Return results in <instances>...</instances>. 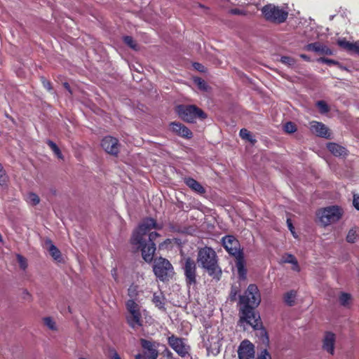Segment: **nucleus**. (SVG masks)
<instances>
[{"instance_id": "obj_1", "label": "nucleus", "mask_w": 359, "mask_h": 359, "mask_svg": "<svg viewBox=\"0 0 359 359\" xmlns=\"http://www.w3.org/2000/svg\"><path fill=\"white\" fill-rule=\"evenodd\" d=\"M157 224L152 218H147L134 231L131 238V243L137 248L141 249L142 258L147 262H151L156 251L154 241L159 236L156 232H151L156 229Z\"/></svg>"}, {"instance_id": "obj_2", "label": "nucleus", "mask_w": 359, "mask_h": 359, "mask_svg": "<svg viewBox=\"0 0 359 359\" xmlns=\"http://www.w3.org/2000/svg\"><path fill=\"white\" fill-rule=\"evenodd\" d=\"M197 262L212 279L217 281L221 279L222 271L218 263L217 253L212 248L205 246L200 248L197 254Z\"/></svg>"}, {"instance_id": "obj_3", "label": "nucleus", "mask_w": 359, "mask_h": 359, "mask_svg": "<svg viewBox=\"0 0 359 359\" xmlns=\"http://www.w3.org/2000/svg\"><path fill=\"white\" fill-rule=\"evenodd\" d=\"M261 11L266 21L274 24H281L284 22L288 16V12L287 11L271 4L263 6Z\"/></svg>"}, {"instance_id": "obj_4", "label": "nucleus", "mask_w": 359, "mask_h": 359, "mask_svg": "<svg viewBox=\"0 0 359 359\" xmlns=\"http://www.w3.org/2000/svg\"><path fill=\"white\" fill-rule=\"evenodd\" d=\"M181 267L187 286L188 287L196 286L198 277L196 262L189 257H186L181 262Z\"/></svg>"}, {"instance_id": "obj_5", "label": "nucleus", "mask_w": 359, "mask_h": 359, "mask_svg": "<svg viewBox=\"0 0 359 359\" xmlns=\"http://www.w3.org/2000/svg\"><path fill=\"white\" fill-rule=\"evenodd\" d=\"M179 116L184 121L193 123L197 118L203 119L205 114L195 105L180 104L176 108Z\"/></svg>"}, {"instance_id": "obj_6", "label": "nucleus", "mask_w": 359, "mask_h": 359, "mask_svg": "<svg viewBox=\"0 0 359 359\" xmlns=\"http://www.w3.org/2000/svg\"><path fill=\"white\" fill-rule=\"evenodd\" d=\"M316 215L320 223L324 226H327L337 222L341 217L342 210L339 206L332 205L320 209Z\"/></svg>"}, {"instance_id": "obj_7", "label": "nucleus", "mask_w": 359, "mask_h": 359, "mask_svg": "<svg viewBox=\"0 0 359 359\" xmlns=\"http://www.w3.org/2000/svg\"><path fill=\"white\" fill-rule=\"evenodd\" d=\"M126 306L128 312V315L127 316L128 325L134 329L142 326L140 306L133 299L128 300Z\"/></svg>"}, {"instance_id": "obj_8", "label": "nucleus", "mask_w": 359, "mask_h": 359, "mask_svg": "<svg viewBox=\"0 0 359 359\" xmlns=\"http://www.w3.org/2000/svg\"><path fill=\"white\" fill-rule=\"evenodd\" d=\"M255 308L250 305H242L240 309V321L245 322L257 330L261 326V321L259 315L254 310Z\"/></svg>"}, {"instance_id": "obj_9", "label": "nucleus", "mask_w": 359, "mask_h": 359, "mask_svg": "<svg viewBox=\"0 0 359 359\" xmlns=\"http://www.w3.org/2000/svg\"><path fill=\"white\" fill-rule=\"evenodd\" d=\"M153 270L156 277L162 281L168 280L173 273V267L170 262L162 257L155 260Z\"/></svg>"}, {"instance_id": "obj_10", "label": "nucleus", "mask_w": 359, "mask_h": 359, "mask_svg": "<svg viewBox=\"0 0 359 359\" xmlns=\"http://www.w3.org/2000/svg\"><path fill=\"white\" fill-rule=\"evenodd\" d=\"M261 302V297L257 285L250 284L245 294L241 296L240 303L241 305H250L257 307Z\"/></svg>"}, {"instance_id": "obj_11", "label": "nucleus", "mask_w": 359, "mask_h": 359, "mask_svg": "<svg viewBox=\"0 0 359 359\" xmlns=\"http://www.w3.org/2000/svg\"><path fill=\"white\" fill-rule=\"evenodd\" d=\"M222 243L226 251L232 257L244 255L238 240L232 235H226L222 238Z\"/></svg>"}, {"instance_id": "obj_12", "label": "nucleus", "mask_w": 359, "mask_h": 359, "mask_svg": "<svg viewBox=\"0 0 359 359\" xmlns=\"http://www.w3.org/2000/svg\"><path fill=\"white\" fill-rule=\"evenodd\" d=\"M140 344L144 351L143 354H137L135 359H157L158 352L154 342L142 339Z\"/></svg>"}, {"instance_id": "obj_13", "label": "nucleus", "mask_w": 359, "mask_h": 359, "mask_svg": "<svg viewBox=\"0 0 359 359\" xmlns=\"http://www.w3.org/2000/svg\"><path fill=\"white\" fill-rule=\"evenodd\" d=\"M168 343L181 357H185L188 354L189 346L184 343L183 339L172 334L168 338Z\"/></svg>"}, {"instance_id": "obj_14", "label": "nucleus", "mask_w": 359, "mask_h": 359, "mask_svg": "<svg viewBox=\"0 0 359 359\" xmlns=\"http://www.w3.org/2000/svg\"><path fill=\"white\" fill-rule=\"evenodd\" d=\"M101 147L107 154L116 156L119 152L120 144L118 139L106 136L102 140Z\"/></svg>"}, {"instance_id": "obj_15", "label": "nucleus", "mask_w": 359, "mask_h": 359, "mask_svg": "<svg viewBox=\"0 0 359 359\" xmlns=\"http://www.w3.org/2000/svg\"><path fill=\"white\" fill-rule=\"evenodd\" d=\"M238 355L239 359H254V345L248 340L243 341L238 348Z\"/></svg>"}, {"instance_id": "obj_16", "label": "nucleus", "mask_w": 359, "mask_h": 359, "mask_svg": "<svg viewBox=\"0 0 359 359\" xmlns=\"http://www.w3.org/2000/svg\"><path fill=\"white\" fill-rule=\"evenodd\" d=\"M311 131L317 136L328 138L330 133L328 128L323 123L318 121H312L310 123Z\"/></svg>"}, {"instance_id": "obj_17", "label": "nucleus", "mask_w": 359, "mask_h": 359, "mask_svg": "<svg viewBox=\"0 0 359 359\" xmlns=\"http://www.w3.org/2000/svg\"><path fill=\"white\" fill-rule=\"evenodd\" d=\"M305 48L306 50L318 53L323 55H332L333 54L332 50L328 46L320 42L309 43Z\"/></svg>"}, {"instance_id": "obj_18", "label": "nucleus", "mask_w": 359, "mask_h": 359, "mask_svg": "<svg viewBox=\"0 0 359 359\" xmlns=\"http://www.w3.org/2000/svg\"><path fill=\"white\" fill-rule=\"evenodd\" d=\"M170 128L171 130L179 136L188 139L192 137L191 131L180 123L172 122L170 123Z\"/></svg>"}, {"instance_id": "obj_19", "label": "nucleus", "mask_w": 359, "mask_h": 359, "mask_svg": "<svg viewBox=\"0 0 359 359\" xmlns=\"http://www.w3.org/2000/svg\"><path fill=\"white\" fill-rule=\"evenodd\" d=\"M334 343H335V334L330 332H327L325 334L323 348L324 351L330 353L334 354Z\"/></svg>"}, {"instance_id": "obj_20", "label": "nucleus", "mask_w": 359, "mask_h": 359, "mask_svg": "<svg viewBox=\"0 0 359 359\" xmlns=\"http://www.w3.org/2000/svg\"><path fill=\"white\" fill-rule=\"evenodd\" d=\"M45 245L54 260L57 261V262H62V257L60 250L53 243L51 240L46 239L45 241Z\"/></svg>"}, {"instance_id": "obj_21", "label": "nucleus", "mask_w": 359, "mask_h": 359, "mask_svg": "<svg viewBox=\"0 0 359 359\" xmlns=\"http://www.w3.org/2000/svg\"><path fill=\"white\" fill-rule=\"evenodd\" d=\"M184 183L193 191L198 194H203L205 193V188L196 180L191 177H186L184 180Z\"/></svg>"}, {"instance_id": "obj_22", "label": "nucleus", "mask_w": 359, "mask_h": 359, "mask_svg": "<svg viewBox=\"0 0 359 359\" xmlns=\"http://www.w3.org/2000/svg\"><path fill=\"white\" fill-rule=\"evenodd\" d=\"M328 150L336 156H345L347 155V150L345 147L334 143L330 142L327 146Z\"/></svg>"}, {"instance_id": "obj_23", "label": "nucleus", "mask_w": 359, "mask_h": 359, "mask_svg": "<svg viewBox=\"0 0 359 359\" xmlns=\"http://www.w3.org/2000/svg\"><path fill=\"white\" fill-rule=\"evenodd\" d=\"M236 259V266L238 270V273L241 277H245L246 274V270L245 269V259L244 255L235 257Z\"/></svg>"}, {"instance_id": "obj_24", "label": "nucleus", "mask_w": 359, "mask_h": 359, "mask_svg": "<svg viewBox=\"0 0 359 359\" xmlns=\"http://www.w3.org/2000/svg\"><path fill=\"white\" fill-rule=\"evenodd\" d=\"M283 262L290 263L293 265L292 269L296 271H299L300 269L295 257L291 254H286L283 257Z\"/></svg>"}, {"instance_id": "obj_25", "label": "nucleus", "mask_w": 359, "mask_h": 359, "mask_svg": "<svg viewBox=\"0 0 359 359\" xmlns=\"http://www.w3.org/2000/svg\"><path fill=\"white\" fill-rule=\"evenodd\" d=\"M297 292L294 290H290L286 292L283 296L285 303L288 306H293L295 302Z\"/></svg>"}, {"instance_id": "obj_26", "label": "nucleus", "mask_w": 359, "mask_h": 359, "mask_svg": "<svg viewBox=\"0 0 359 359\" xmlns=\"http://www.w3.org/2000/svg\"><path fill=\"white\" fill-rule=\"evenodd\" d=\"M163 299L164 298L161 293H154L153 295L152 302L157 307H158L159 309H163L164 308Z\"/></svg>"}, {"instance_id": "obj_27", "label": "nucleus", "mask_w": 359, "mask_h": 359, "mask_svg": "<svg viewBox=\"0 0 359 359\" xmlns=\"http://www.w3.org/2000/svg\"><path fill=\"white\" fill-rule=\"evenodd\" d=\"M239 135L242 139L246 140L253 144L256 142L255 139H254V137L251 135L250 131L245 128L241 129L240 130Z\"/></svg>"}, {"instance_id": "obj_28", "label": "nucleus", "mask_w": 359, "mask_h": 359, "mask_svg": "<svg viewBox=\"0 0 359 359\" xmlns=\"http://www.w3.org/2000/svg\"><path fill=\"white\" fill-rule=\"evenodd\" d=\"M47 144L50 147V148L51 149V150L53 151V153L55 154V155L60 159H62L63 158V156L59 149V147L57 146V144L53 142V141L51 140H48L47 141Z\"/></svg>"}, {"instance_id": "obj_29", "label": "nucleus", "mask_w": 359, "mask_h": 359, "mask_svg": "<svg viewBox=\"0 0 359 359\" xmlns=\"http://www.w3.org/2000/svg\"><path fill=\"white\" fill-rule=\"evenodd\" d=\"M27 201L32 205H36L39 203L40 199L37 194L30 192L27 196Z\"/></svg>"}, {"instance_id": "obj_30", "label": "nucleus", "mask_w": 359, "mask_h": 359, "mask_svg": "<svg viewBox=\"0 0 359 359\" xmlns=\"http://www.w3.org/2000/svg\"><path fill=\"white\" fill-rule=\"evenodd\" d=\"M339 302L342 306H348L351 300V295L346 292H342L339 297Z\"/></svg>"}, {"instance_id": "obj_31", "label": "nucleus", "mask_w": 359, "mask_h": 359, "mask_svg": "<svg viewBox=\"0 0 359 359\" xmlns=\"http://www.w3.org/2000/svg\"><path fill=\"white\" fill-rule=\"evenodd\" d=\"M337 43L341 48H342L347 52H349L350 48H351V42H349L346 39H339L337 41Z\"/></svg>"}, {"instance_id": "obj_32", "label": "nucleus", "mask_w": 359, "mask_h": 359, "mask_svg": "<svg viewBox=\"0 0 359 359\" xmlns=\"http://www.w3.org/2000/svg\"><path fill=\"white\" fill-rule=\"evenodd\" d=\"M194 83L197 85L199 89L202 90H207L208 85L203 79L201 78H195Z\"/></svg>"}, {"instance_id": "obj_33", "label": "nucleus", "mask_w": 359, "mask_h": 359, "mask_svg": "<svg viewBox=\"0 0 359 359\" xmlns=\"http://www.w3.org/2000/svg\"><path fill=\"white\" fill-rule=\"evenodd\" d=\"M358 235L354 229H351L346 236V241L348 243H353L356 241Z\"/></svg>"}, {"instance_id": "obj_34", "label": "nucleus", "mask_w": 359, "mask_h": 359, "mask_svg": "<svg viewBox=\"0 0 359 359\" xmlns=\"http://www.w3.org/2000/svg\"><path fill=\"white\" fill-rule=\"evenodd\" d=\"M43 323L51 330H55V323L50 317H46L43 318Z\"/></svg>"}, {"instance_id": "obj_35", "label": "nucleus", "mask_w": 359, "mask_h": 359, "mask_svg": "<svg viewBox=\"0 0 359 359\" xmlns=\"http://www.w3.org/2000/svg\"><path fill=\"white\" fill-rule=\"evenodd\" d=\"M16 257H17V260L19 263L20 267L22 269L25 270L27 267V259L20 254H17Z\"/></svg>"}, {"instance_id": "obj_36", "label": "nucleus", "mask_w": 359, "mask_h": 359, "mask_svg": "<svg viewBox=\"0 0 359 359\" xmlns=\"http://www.w3.org/2000/svg\"><path fill=\"white\" fill-rule=\"evenodd\" d=\"M316 105L318 107L321 113H326L329 111L327 104L325 101L320 100L316 102Z\"/></svg>"}, {"instance_id": "obj_37", "label": "nucleus", "mask_w": 359, "mask_h": 359, "mask_svg": "<svg viewBox=\"0 0 359 359\" xmlns=\"http://www.w3.org/2000/svg\"><path fill=\"white\" fill-rule=\"evenodd\" d=\"M284 130L286 133H292L296 131V126L292 122H287L284 126Z\"/></svg>"}, {"instance_id": "obj_38", "label": "nucleus", "mask_w": 359, "mask_h": 359, "mask_svg": "<svg viewBox=\"0 0 359 359\" xmlns=\"http://www.w3.org/2000/svg\"><path fill=\"white\" fill-rule=\"evenodd\" d=\"M123 41H124L125 43H126L128 46H130L133 49H136V43L131 36H124Z\"/></svg>"}, {"instance_id": "obj_39", "label": "nucleus", "mask_w": 359, "mask_h": 359, "mask_svg": "<svg viewBox=\"0 0 359 359\" xmlns=\"http://www.w3.org/2000/svg\"><path fill=\"white\" fill-rule=\"evenodd\" d=\"M229 13L234 15H246L247 11L240 8H231L229 11Z\"/></svg>"}, {"instance_id": "obj_40", "label": "nucleus", "mask_w": 359, "mask_h": 359, "mask_svg": "<svg viewBox=\"0 0 359 359\" xmlns=\"http://www.w3.org/2000/svg\"><path fill=\"white\" fill-rule=\"evenodd\" d=\"M280 62L283 64L287 65L288 66H292L294 65V60L288 56H282L280 58Z\"/></svg>"}, {"instance_id": "obj_41", "label": "nucleus", "mask_w": 359, "mask_h": 359, "mask_svg": "<svg viewBox=\"0 0 359 359\" xmlns=\"http://www.w3.org/2000/svg\"><path fill=\"white\" fill-rule=\"evenodd\" d=\"M348 53L359 55V41L351 43V48Z\"/></svg>"}, {"instance_id": "obj_42", "label": "nucleus", "mask_w": 359, "mask_h": 359, "mask_svg": "<svg viewBox=\"0 0 359 359\" xmlns=\"http://www.w3.org/2000/svg\"><path fill=\"white\" fill-rule=\"evenodd\" d=\"M6 183V176L2 165L0 164V185H4Z\"/></svg>"}, {"instance_id": "obj_43", "label": "nucleus", "mask_w": 359, "mask_h": 359, "mask_svg": "<svg viewBox=\"0 0 359 359\" xmlns=\"http://www.w3.org/2000/svg\"><path fill=\"white\" fill-rule=\"evenodd\" d=\"M128 296L133 298L137 296V290L136 285H130L128 290Z\"/></svg>"}, {"instance_id": "obj_44", "label": "nucleus", "mask_w": 359, "mask_h": 359, "mask_svg": "<svg viewBox=\"0 0 359 359\" xmlns=\"http://www.w3.org/2000/svg\"><path fill=\"white\" fill-rule=\"evenodd\" d=\"M318 62H323V63H325V64H327L329 65H338L339 62L334 60H332V59H329V58H326V57H320L318 60Z\"/></svg>"}, {"instance_id": "obj_45", "label": "nucleus", "mask_w": 359, "mask_h": 359, "mask_svg": "<svg viewBox=\"0 0 359 359\" xmlns=\"http://www.w3.org/2000/svg\"><path fill=\"white\" fill-rule=\"evenodd\" d=\"M258 359H271V356L266 349H264L259 355Z\"/></svg>"}, {"instance_id": "obj_46", "label": "nucleus", "mask_w": 359, "mask_h": 359, "mask_svg": "<svg viewBox=\"0 0 359 359\" xmlns=\"http://www.w3.org/2000/svg\"><path fill=\"white\" fill-rule=\"evenodd\" d=\"M353 205L356 210H359V195L357 194H353Z\"/></svg>"}, {"instance_id": "obj_47", "label": "nucleus", "mask_w": 359, "mask_h": 359, "mask_svg": "<svg viewBox=\"0 0 359 359\" xmlns=\"http://www.w3.org/2000/svg\"><path fill=\"white\" fill-rule=\"evenodd\" d=\"M194 67L198 70L199 72H203L205 71V67L203 65H201V63H198V62H195L194 63Z\"/></svg>"}, {"instance_id": "obj_48", "label": "nucleus", "mask_w": 359, "mask_h": 359, "mask_svg": "<svg viewBox=\"0 0 359 359\" xmlns=\"http://www.w3.org/2000/svg\"><path fill=\"white\" fill-rule=\"evenodd\" d=\"M42 83L44 88H46L48 90H50L52 89L50 81L46 80L45 79H43Z\"/></svg>"}, {"instance_id": "obj_49", "label": "nucleus", "mask_w": 359, "mask_h": 359, "mask_svg": "<svg viewBox=\"0 0 359 359\" xmlns=\"http://www.w3.org/2000/svg\"><path fill=\"white\" fill-rule=\"evenodd\" d=\"M287 227L290 229V231H291V233L294 236V232L293 231L294 226H293L292 222L290 219H287Z\"/></svg>"}, {"instance_id": "obj_50", "label": "nucleus", "mask_w": 359, "mask_h": 359, "mask_svg": "<svg viewBox=\"0 0 359 359\" xmlns=\"http://www.w3.org/2000/svg\"><path fill=\"white\" fill-rule=\"evenodd\" d=\"M110 358L111 359H121L120 355L118 354V353L114 350L111 351V355L110 356Z\"/></svg>"}, {"instance_id": "obj_51", "label": "nucleus", "mask_w": 359, "mask_h": 359, "mask_svg": "<svg viewBox=\"0 0 359 359\" xmlns=\"http://www.w3.org/2000/svg\"><path fill=\"white\" fill-rule=\"evenodd\" d=\"M300 57L302 58L305 61H307V62H310L311 61V58L309 56H308L306 54H301L300 55Z\"/></svg>"}, {"instance_id": "obj_52", "label": "nucleus", "mask_w": 359, "mask_h": 359, "mask_svg": "<svg viewBox=\"0 0 359 359\" xmlns=\"http://www.w3.org/2000/svg\"><path fill=\"white\" fill-rule=\"evenodd\" d=\"M260 332H261V334L264 335L266 337V339L268 341L269 339L267 337L266 331L264 329H261Z\"/></svg>"}, {"instance_id": "obj_53", "label": "nucleus", "mask_w": 359, "mask_h": 359, "mask_svg": "<svg viewBox=\"0 0 359 359\" xmlns=\"http://www.w3.org/2000/svg\"><path fill=\"white\" fill-rule=\"evenodd\" d=\"M64 86H65V88L67 90H69V92H71V91H70L69 85L67 83H64Z\"/></svg>"}, {"instance_id": "obj_54", "label": "nucleus", "mask_w": 359, "mask_h": 359, "mask_svg": "<svg viewBox=\"0 0 359 359\" xmlns=\"http://www.w3.org/2000/svg\"><path fill=\"white\" fill-rule=\"evenodd\" d=\"M334 15H330V20H333V18H334Z\"/></svg>"}, {"instance_id": "obj_55", "label": "nucleus", "mask_w": 359, "mask_h": 359, "mask_svg": "<svg viewBox=\"0 0 359 359\" xmlns=\"http://www.w3.org/2000/svg\"><path fill=\"white\" fill-rule=\"evenodd\" d=\"M68 310H69V312L71 313V309L69 307L68 308Z\"/></svg>"}]
</instances>
